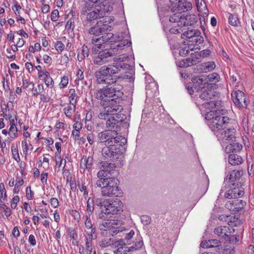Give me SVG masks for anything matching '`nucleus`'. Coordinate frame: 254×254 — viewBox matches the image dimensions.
<instances>
[{"label":"nucleus","mask_w":254,"mask_h":254,"mask_svg":"<svg viewBox=\"0 0 254 254\" xmlns=\"http://www.w3.org/2000/svg\"><path fill=\"white\" fill-rule=\"evenodd\" d=\"M123 89L121 84L115 82L108 84L96 92L95 97L100 100V104L103 107V110L98 115L99 118H105V116L110 115H115L114 112L121 109L118 103L124 95Z\"/></svg>","instance_id":"nucleus-1"},{"label":"nucleus","mask_w":254,"mask_h":254,"mask_svg":"<svg viewBox=\"0 0 254 254\" xmlns=\"http://www.w3.org/2000/svg\"><path fill=\"white\" fill-rule=\"evenodd\" d=\"M107 116L105 118H100L106 120V127L109 129L99 132L97 135V141L99 143H104L105 146L114 144L115 143L121 142V143L126 144L127 140L126 138L121 135H118L117 128L120 126V122L124 119L125 116L123 115H116L111 118L107 117H111Z\"/></svg>","instance_id":"nucleus-2"},{"label":"nucleus","mask_w":254,"mask_h":254,"mask_svg":"<svg viewBox=\"0 0 254 254\" xmlns=\"http://www.w3.org/2000/svg\"><path fill=\"white\" fill-rule=\"evenodd\" d=\"M211 115L206 114L205 115V119L209 121V126L211 130L214 132L218 139L223 141H228L226 143H228L229 141L232 140L233 138H235L234 136V128H227L228 131L225 129L230 121L229 117L219 115L215 117L213 116L211 118Z\"/></svg>","instance_id":"nucleus-3"},{"label":"nucleus","mask_w":254,"mask_h":254,"mask_svg":"<svg viewBox=\"0 0 254 254\" xmlns=\"http://www.w3.org/2000/svg\"><path fill=\"white\" fill-rule=\"evenodd\" d=\"M130 67L129 64L126 63L103 66L94 73L96 81L97 84L108 85L112 81L113 75L120 72L122 69H129Z\"/></svg>","instance_id":"nucleus-4"},{"label":"nucleus","mask_w":254,"mask_h":254,"mask_svg":"<svg viewBox=\"0 0 254 254\" xmlns=\"http://www.w3.org/2000/svg\"><path fill=\"white\" fill-rule=\"evenodd\" d=\"M96 185L101 188V194L106 197L118 196L122 192L119 189V180L115 177L97 176Z\"/></svg>","instance_id":"nucleus-5"},{"label":"nucleus","mask_w":254,"mask_h":254,"mask_svg":"<svg viewBox=\"0 0 254 254\" xmlns=\"http://www.w3.org/2000/svg\"><path fill=\"white\" fill-rule=\"evenodd\" d=\"M125 144L118 142L105 146L102 149V155L105 159L121 162L124 158L123 153L125 151V148L124 147Z\"/></svg>","instance_id":"nucleus-6"},{"label":"nucleus","mask_w":254,"mask_h":254,"mask_svg":"<svg viewBox=\"0 0 254 254\" xmlns=\"http://www.w3.org/2000/svg\"><path fill=\"white\" fill-rule=\"evenodd\" d=\"M131 44V42L127 39L119 40L115 41V43L111 44L112 46L110 49H103L100 51L99 52L100 56L102 57L106 63L108 58L114 56L118 51L124 49L125 47L130 46Z\"/></svg>","instance_id":"nucleus-7"},{"label":"nucleus","mask_w":254,"mask_h":254,"mask_svg":"<svg viewBox=\"0 0 254 254\" xmlns=\"http://www.w3.org/2000/svg\"><path fill=\"white\" fill-rule=\"evenodd\" d=\"M123 203L119 199L116 198L114 201L109 199L105 209H103L102 213L99 215V217L105 219L107 218L105 216L107 214L121 213L123 210Z\"/></svg>","instance_id":"nucleus-8"},{"label":"nucleus","mask_w":254,"mask_h":254,"mask_svg":"<svg viewBox=\"0 0 254 254\" xmlns=\"http://www.w3.org/2000/svg\"><path fill=\"white\" fill-rule=\"evenodd\" d=\"M117 225V223L114 221H105L99 224V228L101 231H107L109 235L113 236L123 230L122 228L118 227Z\"/></svg>","instance_id":"nucleus-9"},{"label":"nucleus","mask_w":254,"mask_h":254,"mask_svg":"<svg viewBox=\"0 0 254 254\" xmlns=\"http://www.w3.org/2000/svg\"><path fill=\"white\" fill-rule=\"evenodd\" d=\"M233 101L239 108H246L248 103L246 100L245 94L240 90L233 92L231 94Z\"/></svg>","instance_id":"nucleus-10"},{"label":"nucleus","mask_w":254,"mask_h":254,"mask_svg":"<svg viewBox=\"0 0 254 254\" xmlns=\"http://www.w3.org/2000/svg\"><path fill=\"white\" fill-rule=\"evenodd\" d=\"M111 28L108 24H105L102 21H99L89 29L88 32L90 34L95 35L93 37H98L100 34L104 33L108 30L110 31Z\"/></svg>","instance_id":"nucleus-11"},{"label":"nucleus","mask_w":254,"mask_h":254,"mask_svg":"<svg viewBox=\"0 0 254 254\" xmlns=\"http://www.w3.org/2000/svg\"><path fill=\"white\" fill-rule=\"evenodd\" d=\"M245 181L241 176H227L224 183L229 188H242Z\"/></svg>","instance_id":"nucleus-12"},{"label":"nucleus","mask_w":254,"mask_h":254,"mask_svg":"<svg viewBox=\"0 0 254 254\" xmlns=\"http://www.w3.org/2000/svg\"><path fill=\"white\" fill-rule=\"evenodd\" d=\"M234 232V229L231 226H220L216 227L214 233L226 241H231L230 234Z\"/></svg>","instance_id":"nucleus-13"},{"label":"nucleus","mask_w":254,"mask_h":254,"mask_svg":"<svg viewBox=\"0 0 254 254\" xmlns=\"http://www.w3.org/2000/svg\"><path fill=\"white\" fill-rule=\"evenodd\" d=\"M85 232L87 235L88 238L91 240H94L96 238V236H94L96 231V226L94 222H93L90 218L86 216V220L84 222Z\"/></svg>","instance_id":"nucleus-14"},{"label":"nucleus","mask_w":254,"mask_h":254,"mask_svg":"<svg viewBox=\"0 0 254 254\" xmlns=\"http://www.w3.org/2000/svg\"><path fill=\"white\" fill-rule=\"evenodd\" d=\"M102 36L100 37H93L92 39V43H96L98 42H101V44L104 45V44H106V43L110 42L113 43H115V41H118L117 40L116 37L114 36V34L110 32L101 33Z\"/></svg>","instance_id":"nucleus-15"},{"label":"nucleus","mask_w":254,"mask_h":254,"mask_svg":"<svg viewBox=\"0 0 254 254\" xmlns=\"http://www.w3.org/2000/svg\"><path fill=\"white\" fill-rule=\"evenodd\" d=\"M211 84H207L206 86L202 87H199L198 90L201 88V94L199 95V97L204 100H209L211 99L213 97L215 96V93L212 89Z\"/></svg>","instance_id":"nucleus-16"},{"label":"nucleus","mask_w":254,"mask_h":254,"mask_svg":"<svg viewBox=\"0 0 254 254\" xmlns=\"http://www.w3.org/2000/svg\"><path fill=\"white\" fill-rule=\"evenodd\" d=\"M116 166L115 164L108 163L106 161H102L98 164V168L100 170L97 173V175H104L106 174L114 173Z\"/></svg>","instance_id":"nucleus-17"},{"label":"nucleus","mask_w":254,"mask_h":254,"mask_svg":"<svg viewBox=\"0 0 254 254\" xmlns=\"http://www.w3.org/2000/svg\"><path fill=\"white\" fill-rule=\"evenodd\" d=\"M93 163V158L92 156H84L80 161V172L86 173L87 174L89 173V170H91Z\"/></svg>","instance_id":"nucleus-18"},{"label":"nucleus","mask_w":254,"mask_h":254,"mask_svg":"<svg viewBox=\"0 0 254 254\" xmlns=\"http://www.w3.org/2000/svg\"><path fill=\"white\" fill-rule=\"evenodd\" d=\"M244 190L243 188H231L225 192V196L229 199L242 197L244 194Z\"/></svg>","instance_id":"nucleus-19"},{"label":"nucleus","mask_w":254,"mask_h":254,"mask_svg":"<svg viewBox=\"0 0 254 254\" xmlns=\"http://www.w3.org/2000/svg\"><path fill=\"white\" fill-rule=\"evenodd\" d=\"M198 21L197 17L194 14L183 15V18L181 21V25L184 26H192Z\"/></svg>","instance_id":"nucleus-20"},{"label":"nucleus","mask_w":254,"mask_h":254,"mask_svg":"<svg viewBox=\"0 0 254 254\" xmlns=\"http://www.w3.org/2000/svg\"><path fill=\"white\" fill-rule=\"evenodd\" d=\"M235 138H233L232 140L229 141L228 144L225 147V152L226 153H230L235 151H240L242 148V145L239 143L236 142Z\"/></svg>","instance_id":"nucleus-21"},{"label":"nucleus","mask_w":254,"mask_h":254,"mask_svg":"<svg viewBox=\"0 0 254 254\" xmlns=\"http://www.w3.org/2000/svg\"><path fill=\"white\" fill-rule=\"evenodd\" d=\"M101 0H86L83 6L81 11V15H86V13L89 11L92 10L97 2H100Z\"/></svg>","instance_id":"nucleus-22"},{"label":"nucleus","mask_w":254,"mask_h":254,"mask_svg":"<svg viewBox=\"0 0 254 254\" xmlns=\"http://www.w3.org/2000/svg\"><path fill=\"white\" fill-rule=\"evenodd\" d=\"M95 7L97 8V11L102 15L103 17L104 15L110 11V6L107 1H100V2H97Z\"/></svg>","instance_id":"nucleus-23"},{"label":"nucleus","mask_w":254,"mask_h":254,"mask_svg":"<svg viewBox=\"0 0 254 254\" xmlns=\"http://www.w3.org/2000/svg\"><path fill=\"white\" fill-rule=\"evenodd\" d=\"M245 204L246 202L242 200H236L233 201L232 203H226V206L229 210L239 211L243 206H245Z\"/></svg>","instance_id":"nucleus-24"},{"label":"nucleus","mask_w":254,"mask_h":254,"mask_svg":"<svg viewBox=\"0 0 254 254\" xmlns=\"http://www.w3.org/2000/svg\"><path fill=\"white\" fill-rule=\"evenodd\" d=\"M221 242L217 240L212 239L208 241H203L200 244V246L202 248H214V251L219 250V246Z\"/></svg>","instance_id":"nucleus-25"},{"label":"nucleus","mask_w":254,"mask_h":254,"mask_svg":"<svg viewBox=\"0 0 254 254\" xmlns=\"http://www.w3.org/2000/svg\"><path fill=\"white\" fill-rule=\"evenodd\" d=\"M199 62V58L197 57V55H195L193 58H189L183 60L181 63V65L182 67H188L196 64Z\"/></svg>","instance_id":"nucleus-26"},{"label":"nucleus","mask_w":254,"mask_h":254,"mask_svg":"<svg viewBox=\"0 0 254 254\" xmlns=\"http://www.w3.org/2000/svg\"><path fill=\"white\" fill-rule=\"evenodd\" d=\"M228 161L232 165H238L243 162L242 157L236 154H231L228 157Z\"/></svg>","instance_id":"nucleus-27"},{"label":"nucleus","mask_w":254,"mask_h":254,"mask_svg":"<svg viewBox=\"0 0 254 254\" xmlns=\"http://www.w3.org/2000/svg\"><path fill=\"white\" fill-rule=\"evenodd\" d=\"M113 245L119 247L117 249L114 251V254H126L125 250H124L123 246L126 245L124 240L120 239V240L115 241Z\"/></svg>","instance_id":"nucleus-28"},{"label":"nucleus","mask_w":254,"mask_h":254,"mask_svg":"<svg viewBox=\"0 0 254 254\" xmlns=\"http://www.w3.org/2000/svg\"><path fill=\"white\" fill-rule=\"evenodd\" d=\"M120 110L118 111H116L115 112H114V115H116L117 116L118 115H123L125 116V118H124V119L120 122V126L119 127H118L117 128V129H116V130H117V132L118 131L119 129H120V128L121 127H123L124 128H127L129 126V124L128 123V122H124V120L127 118V117H126V115H125L123 113H121V110H122V108H120ZM115 116V115H111V117H110H110H107L108 118H111L112 119H113L112 117Z\"/></svg>","instance_id":"nucleus-29"},{"label":"nucleus","mask_w":254,"mask_h":254,"mask_svg":"<svg viewBox=\"0 0 254 254\" xmlns=\"http://www.w3.org/2000/svg\"><path fill=\"white\" fill-rule=\"evenodd\" d=\"M129 65L131 66L129 69H122L121 70H125L123 72L124 79H127L129 82H132L134 79V77H133L134 71L131 69L130 70V69L132 68V66L130 65Z\"/></svg>","instance_id":"nucleus-30"},{"label":"nucleus","mask_w":254,"mask_h":254,"mask_svg":"<svg viewBox=\"0 0 254 254\" xmlns=\"http://www.w3.org/2000/svg\"><path fill=\"white\" fill-rule=\"evenodd\" d=\"M86 19L88 21H92L94 19H96L98 18L102 17V15L100 14V13L97 11V8L94 7V8L88 12L86 13Z\"/></svg>","instance_id":"nucleus-31"},{"label":"nucleus","mask_w":254,"mask_h":254,"mask_svg":"<svg viewBox=\"0 0 254 254\" xmlns=\"http://www.w3.org/2000/svg\"><path fill=\"white\" fill-rule=\"evenodd\" d=\"M183 14L180 12L174 13L170 16L169 21L173 23H178V24L181 25V21L183 18Z\"/></svg>","instance_id":"nucleus-32"},{"label":"nucleus","mask_w":254,"mask_h":254,"mask_svg":"<svg viewBox=\"0 0 254 254\" xmlns=\"http://www.w3.org/2000/svg\"><path fill=\"white\" fill-rule=\"evenodd\" d=\"M229 23L232 26H238L240 21L236 14L231 13L228 17Z\"/></svg>","instance_id":"nucleus-33"},{"label":"nucleus","mask_w":254,"mask_h":254,"mask_svg":"<svg viewBox=\"0 0 254 254\" xmlns=\"http://www.w3.org/2000/svg\"><path fill=\"white\" fill-rule=\"evenodd\" d=\"M196 35L194 36L191 40H189V42H192L196 45H199L203 42L204 39L202 36H200V31H196Z\"/></svg>","instance_id":"nucleus-34"},{"label":"nucleus","mask_w":254,"mask_h":254,"mask_svg":"<svg viewBox=\"0 0 254 254\" xmlns=\"http://www.w3.org/2000/svg\"><path fill=\"white\" fill-rule=\"evenodd\" d=\"M206 101V102L202 104V106L208 110H211L215 108L217 106V104L218 102V101H215V100H212L211 99Z\"/></svg>","instance_id":"nucleus-35"},{"label":"nucleus","mask_w":254,"mask_h":254,"mask_svg":"<svg viewBox=\"0 0 254 254\" xmlns=\"http://www.w3.org/2000/svg\"><path fill=\"white\" fill-rule=\"evenodd\" d=\"M108 200L109 199L103 200L102 198H96L95 200H94V202L95 204L98 206L100 207L101 212H102L103 209H104L106 208V204H107Z\"/></svg>","instance_id":"nucleus-36"},{"label":"nucleus","mask_w":254,"mask_h":254,"mask_svg":"<svg viewBox=\"0 0 254 254\" xmlns=\"http://www.w3.org/2000/svg\"><path fill=\"white\" fill-rule=\"evenodd\" d=\"M204 72L211 71L215 67V64L213 62L205 63L202 64Z\"/></svg>","instance_id":"nucleus-37"},{"label":"nucleus","mask_w":254,"mask_h":254,"mask_svg":"<svg viewBox=\"0 0 254 254\" xmlns=\"http://www.w3.org/2000/svg\"><path fill=\"white\" fill-rule=\"evenodd\" d=\"M94 44L95 45L92 48L91 50L92 53L94 54H98L100 52V50L102 51L103 49L105 48V45L101 44V42H98Z\"/></svg>","instance_id":"nucleus-38"},{"label":"nucleus","mask_w":254,"mask_h":254,"mask_svg":"<svg viewBox=\"0 0 254 254\" xmlns=\"http://www.w3.org/2000/svg\"><path fill=\"white\" fill-rule=\"evenodd\" d=\"M75 110V105H71L64 109V113L66 117H70L73 112Z\"/></svg>","instance_id":"nucleus-39"},{"label":"nucleus","mask_w":254,"mask_h":254,"mask_svg":"<svg viewBox=\"0 0 254 254\" xmlns=\"http://www.w3.org/2000/svg\"><path fill=\"white\" fill-rule=\"evenodd\" d=\"M94 200L92 198L89 197L87 201V211L88 215L92 214L94 211Z\"/></svg>","instance_id":"nucleus-40"},{"label":"nucleus","mask_w":254,"mask_h":254,"mask_svg":"<svg viewBox=\"0 0 254 254\" xmlns=\"http://www.w3.org/2000/svg\"><path fill=\"white\" fill-rule=\"evenodd\" d=\"M196 31H199L197 29L195 30H189L185 31L183 35L187 38V40L189 41V40H191L192 38L196 35Z\"/></svg>","instance_id":"nucleus-41"},{"label":"nucleus","mask_w":254,"mask_h":254,"mask_svg":"<svg viewBox=\"0 0 254 254\" xmlns=\"http://www.w3.org/2000/svg\"><path fill=\"white\" fill-rule=\"evenodd\" d=\"M207 81L217 82L219 81L220 76L216 73H213L207 76Z\"/></svg>","instance_id":"nucleus-42"},{"label":"nucleus","mask_w":254,"mask_h":254,"mask_svg":"<svg viewBox=\"0 0 254 254\" xmlns=\"http://www.w3.org/2000/svg\"><path fill=\"white\" fill-rule=\"evenodd\" d=\"M11 152L13 159L17 162H19L20 159L17 147H15L14 146H12Z\"/></svg>","instance_id":"nucleus-43"},{"label":"nucleus","mask_w":254,"mask_h":254,"mask_svg":"<svg viewBox=\"0 0 254 254\" xmlns=\"http://www.w3.org/2000/svg\"><path fill=\"white\" fill-rule=\"evenodd\" d=\"M69 93L70 94V96L69 97L70 104L71 105H75L76 101V99H75V93L74 89H70L69 90Z\"/></svg>","instance_id":"nucleus-44"},{"label":"nucleus","mask_w":254,"mask_h":254,"mask_svg":"<svg viewBox=\"0 0 254 254\" xmlns=\"http://www.w3.org/2000/svg\"><path fill=\"white\" fill-rule=\"evenodd\" d=\"M192 83L195 84H197V85L199 87H202L203 86H206V83H203V80L202 78L198 77H195L192 79Z\"/></svg>","instance_id":"nucleus-45"},{"label":"nucleus","mask_w":254,"mask_h":254,"mask_svg":"<svg viewBox=\"0 0 254 254\" xmlns=\"http://www.w3.org/2000/svg\"><path fill=\"white\" fill-rule=\"evenodd\" d=\"M93 63L98 65H102L104 64H105L106 62L104 60H103L102 57L100 56V54L98 53V56L93 58Z\"/></svg>","instance_id":"nucleus-46"},{"label":"nucleus","mask_w":254,"mask_h":254,"mask_svg":"<svg viewBox=\"0 0 254 254\" xmlns=\"http://www.w3.org/2000/svg\"><path fill=\"white\" fill-rule=\"evenodd\" d=\"M0 207L4 210L5 215L6 217H9L11 214V211L10 209L6 206L1 201L0 203Z\"/></svg>","instance_id":"nucleus-47"},{"label":"nucleus","mask_w":254,"mask_h":254,"mask_svg":"<svg viewBox=\"0 0 254 254\" xmlns=\"http://www.w3.org/2000/svg\"><path fill=\"white\" fill-rule=\"evenodd\" d=\"M177 26H175L172 28L170 29V32L172 34H177L180 33L181 31H183L181 26L182 25H180L179 24H177Z\"/></svg>","instance_id":"nucleus-48"},{"label":"nucleus","mask_w":254,"mask_h":254,"mask_svg":"<svg viewBox=\"0 0 254 254\" xmlns=\"http://www.w3.org/2000/svg\"><path fill=\"white\" fill-rule=\"evenodd\" d=\"M196 5L198 9H202V8H206V10L208 12V10L206 8V5L204 0H196Z\"/></svg>","instance_id":"nucleus-49"},{"label":"nucleus","mask_w":254,"mask_h":254,"mask_svg":"<svg viewBox=\"0 0 254 254\" xmlns=\"http://www.w3.org/2000/svg\"><path fill=\"white\" fill-rule=\"evenodd\" d=\"M124 80L123 78V72L121 73L120 75H113L112 76V81L111 82V83H113L116 82V83H118L119 81H121L122 80Z\"/></svg>","instance_id":"nucleus-50"},{"label":"nucleus","mask_w":254,"mask_h":254,"mask_svg":"<svg viewBox=\"0 0 254 254\" xmlns=\"http://www.w3.org/2000/svg\"><path fill=\"white\" fill-rule=\"evenodd\" d=\"M113 243H112L111 239L104 240L100 242V246L103 248L107 247L109 246L113 245Z\"/></svg>","instance_id":"nucleus-51"},{"label":"nucleus","mask_w":254,"mask_h":254,"mask_svg":"<svg viewBox=\"0 0 254 254\" xmlns=\"http://www.w3.org/2000/svg\"><path fill=\"white\" fill-rule=\"evenodd\" d=\"M191 7V3L190 2H187V1L183 3L182 5L178 4V6H177V8H179V10L180 9V8H181V9H183V8H184V9L188 10V8H190Z\"/></svg>","instance_id":"nucleus-52"},{"label":"nucleus","mask_w":254,"mask_h":254,"mask_svg":"<svg viewBox=\"0 0 254 254\" xmlns=\"http://www.w3.org/2000/svg\"><path fill=\"white\" fill-rule=\"evenodd\" d=\"M70 189L72 191H75L76 190V181L75 177L73 178L70 177Z\"/></svg>","instance_id":"nucleus-53"},{"label":"nucleus","mask_w":254,"mask_h":254,"mask_svg":"<svg viewBox=\"0 0 254 254\" xmlns=\"http://www.w3.org/2000/svg\"><path fill=\"white\" fill-rule=\"evenodd\" d=\"M19 201V197L18 195H15L14 196L11 201V207L12 209H14L16 208L17 206V203Z\"/></svg>","instance_id":"nucleus-54"},{"label":"nucleus","mask_w":254,"mask_h":254,"mask_svg":"<svg viewBox=\"0 0 254 254\" xmlns=\"http://www.w3.org/2000/svg\"><path fill=\"white\" fill-rule=\"evenodd\" d=\"M55 47L59 52H62L64 50V45L61 41H57L55 44Z\"/></svg>","instance_id":"nucleus-55"},{"label":"nucleus","mask_w":254,"mask_h":254,"mask_svg":"<svg viewBox=\"0 0 254 254\" xmlns=\"http://www.w3.org/2000/svg\"><path fill=\"white\" fill-rule=\"evenodd\" d=\"M141 222L145 225H147L151 222V218L147 215H143L141 217Z\"/></svg>","instance_id":"nucleus-56"},{"label":"nucleus","mask_w":254,"mask_h":254,"mask_svg":"<svg viewBox=\"0 0 254 254\" xmlns=\"http://www.w3.org/2000/svg\"><path fill=\"white\" fill-rule=\"evenodd\" d=\"M86 253L88 254H91L92 252V248L91 246V242L89 241V240L91 241L90 239H89V238H86Z\"/></svg>","instance_id":"nucleus-57"},{"label":"nucleus","mask_w":254,"mask_h":254,"mask_svg":"<svg viewBox=\"0 0 254 254\" xmlns=\"http://www.w3.org/2000/svg\"><path fill=\"white\" fill-rule=\"evenodd\" d=\"M26 197L29 200H31L33 198V192L31 190V187L28 186L26 189Z\"/></svg>","instance_id":"nucleus-58"},{"label":"nucleus","mask_w":254,"mask_h":254,"mask_svg":"<svg viewBox=\"0 0 254 254\" xmlns=\"http://www.w3.org/2000/svg\"><path fill=\"white\" fill-rule=\"evenodd\" d=\"M59 11L58 9L54 10L51 15V20L53 21H56L57 20V18L59 15Z\"/></svg>","instance_id":"nucleus-59"},{"label":"nucleus","mask_w":254,"mask_h":254,"mask_svg":"<svg viewBox=\"0 0 254 254\" xmlns=\"http://www.w3.org/2000/svg\"><path fill=\"white\" fill-rule=\"evenodd\" d=\"M210 54V51L209 50H202L200 52V53H199L198 55H196L197 56H199L200 57H202V58H205L206 57H207L208 56H209Z\"/></svg>","instance_id":"nucleus-60"},{"label":"nucleus","mask_w":254,"mask_h":254,"mask_svg":"<svg viewBox=\"0 0 254 254\" xmlns=\"http://www.w3.org/2000/svg\"><path fill=\"white\" fill-rule=\"evenodd\" d=\"M190 50L189 47H185L180 51V55L183 56H186L189 54Z\"/></svg>","instance_id":"nucleus-61"},{"label":"nucleus","mask_w":254,"mask_h":254,"mask_svg":"<svg viewBox=\"0 0 254 254\" xmlns=\"http://www.w3.org/2000/svg\"><path fill=\"white\" fill-rule=\"evenodd\" d=\"M230 75L232 81L235 83L237 81V77L239 76L238 74L235 71L232 70V71H230Z\"/></svg>","instance_id":"nucleus-62"},{"label":"nucleus","mask_w":254,"mask_h":254,"mask_svg":"<svg viewBox=\"0 0 254 254\" xmlns=\"http://www.w3.org/2000/svg\"><path fill=\"white\" fill-rule=\"evenodd\" d=\"M68 79L67 77L66 76H64L61 80L60 85L61 86V87L64 88L68 84Z\"/></svg>","instance_id":"nucleus-63"},{"label":"nucleus","mask_w":254,"mask_h":254,"mask_svg":"<svg viewBox=\"0 0 254 254\" xmlns=\"http://www.w3.org/2000/svg\"><path fill=\"white\" fill-rule=\"evenodd\" d=\"M73 22L72 21L71 19H69L66 23L65 28L67 29H72L73 30L74 28V25L73 24Z\"/></svg>","instance_id":"nucleus-64"}]
</instances>
